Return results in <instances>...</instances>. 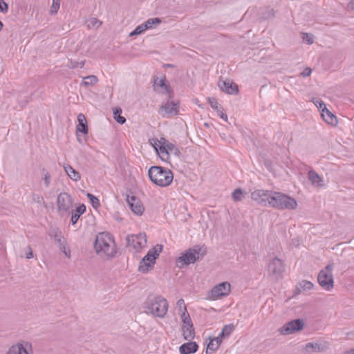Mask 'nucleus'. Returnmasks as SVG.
<instances>
[{
  "label": "nucleus",
  "instance_id": "obj_1",
  "mask_svg": "<svg viewBox=\"0 0 354 354\" xmlns=\"http://www.w3.org/2000/svg\"><path fill=\"white\" fill-rule=\"evenodd\" d=\"M95 248L97 254L107 257H113L116 252V247L112 236L106 232L97 235Z\"/></svg>",
  "mask_w": 354,
  "mask_h": 354
},
{
  "label": "nucleus",
  "instance_id": "obj_2",
  "mask_svg": "<svg viewBox=\"0 0 354 354\" xmlns=\"http://www.w3.org/2000/svg\"><path fill=\"white\" fill-rule=\"evenodd\" d=\"M148 175L151 181L159 187H167L173 181L172 171L165 167L152 166L148 171Z\"/></svg>",
  "mask_w": 354,
  "mask_h": 354
},
{
  "label": "nucleus",
  "instance_id": "obj_3",
  "mask_svg": "<svg viewBox=\"0 0 354 354\" xmlns=\"http://www.w3.org/2000/svg\"><path fill=\"white\" fill-rule=\"evenodd\" d=\"M297 201L290 196L279 192L272 190L271 196L269 201V206L279 209H295L297 207Z\"/></svg>",
  "mask_w": 354,
  "mask_h": 354
},
{
  "label": "nucleus",
  "instance_id": "obj_4",
  "mask_svg": "<svg viewBox=\"0 0 354 354\" xmlns=\"http://www.w3.org/2000/svg\"><path fill=\"white\" fill-rule=\"evenodd\" d=\"M145 309L147 313L162 318L167 313L168 303L161 296L150 297L145 304Z\"/></svg>",
  "mask_w": 354,
  "mask_h": 354
},
{
  "label": "nucleus",
  "instance_id": "obj_5",
  "mask_svg": "<svg viewBox=\"0 0 354 354\" xmlns=\"http://www.w3.org/2000/svg\"><path fill=\"white\" fill-rule=\"evenodd\" d=\"M206 254L205 248L195 245L188 249L176 259V266L178 268L194 263L197 260L204 257Z\"/></svg>",
  "mask_w": 354,
  "mask_h": 354
},
{
  "label": "nucleus",
  "instance_id": "obj_6",
  "mask_svg": "<svg viewBox=\"0 0 354 354\" xmlns=\"http://www.w3.org/2000/svg\"><path fill=\"white\" fill-rule=\"evenodd\" d=\"M162 250V245L157 244L150 249L147 254L142 258L138 266V271L142 273H147L153 269L156 259Z\"/></svg>",
  "mask_w": 354,
  "mask_h": 354
},
{
  "label": "nucleus",
  "instance_id": "obj_7",
  "mask_svg": "<svg viewBox=\"0 0 354 354\" xmlns=\"http://www.w3.org/2000/svg\"><path fill=\"white\" fill-rule=\"evenodd\" d=\"M333 269L334 263L330 262L319 271L317 276L319 285L326 291L332 290L334 287Z\"/></svg>",
  "mask_w": 354,
  "mask_h": 354
},
{
  "label": "nucleus",
  "instance_id": "obj_8",
  "mask_svg": "<svg viewBox=\"0 0 354 354\" xmlns=\"http://www.w3.org/2000/svg\"><path fill=\"white\" fill-rule=\"evenodd\" d=\"M231 292V284L223 281L214 286L207 294L209 299L216 301L227 297Z\"/></svg>",
  "mask_w": 354,
  "mask_h": 354
},
{
  "label": "nucleus",
  "instance_id": "obj_9",
  "mask_svg": "<svg viewBox=\"0 0 354 354\" xmlns=\"http://www.w3.org/2000/svg\"><path fill=\"white\" fill-rule=\"evenodd\" d=\"M285 270L284 265L281 259L277 257L269 259L268 263V274L274 280H279L282 277Z\"/></svg>",
  "mask_w": 354,
  "mask_h": 354
},
{
  "label": "nucleus",
  "instance_id": "obj_10",
  "mask_svg": "<svg viewBox=\"0 0 354 354\" xmlns=\"http://www.w3.org/2000/svg\"><path fill=\"white\" fill-rule=\"evenodd\" d=\"M73 206V201L69 194L62 192L58 195L57 198V209L60 216L68 215Z\"/></svg>",
  "mask_w": 354,
  "mask_h": 354
},
{
  "label": "nucleus",
  "instance_id": "obj_11",
  "mask_svg": "<svg viewBox=\"0 0 354 354\" xmlns=\"http://www.w3.org/2000/svg\"><path fill=\"white\" fill-rule=\"evenodd\" d=\"M5 354H34L33 346L30 342L21 339L11 345Z\"/></svg>",
  "mask_w": 354,
  "mask_h": 354
},
{
  "label": "nucleus",
  "instance_id": "obj_12",
  "mask_svg": "<svg viewBox=\"0 0 354 354\" xmlns=\"http://www.w3.org/2000/svg\"><path fill=\"white\" fill-rule=\"evenodd\" d=\"M180 105L178 100L169 97V100L163 102L160 107L159 113L165 118H171L178 115Z\"/></svg>",
  "mask_w": 354,
  "mask_h": 354
},
{
  "label": "nucleus",
  "instance_id": "obj_13",
  "mask_svg": "<svg viewBox=\"0 0 354 354\" xmlns=\"http://www.w3.org/2000/svg\"><path fill=\"white\" fill-rule=\"evenodd\" d=\"M304 323L301 319L292 320L279 328V332L282 335H288L303 329Z\"/></svg>",
  "mask_w": 354,
  "mask_h": 354
},
{
  "label": "nucleus",
  "instance_id": "obj_14",
  "mask_svg": "<svg viewBox=\"0 0 354 354\" xmlns=\"http://www.w3.org/2000/svg\"><path fill=\"white\" fill-rule=\"evenodd\" d=\"M149 144L153 147L162 160L168 162V153L166 148L165 138H151L149 140Z\"/></svg>",
  "mask_w": 354,
  "mask_h": 354
},
{
  "label": "nucleus",
  "instance_id": "obj_15",
  "mask_svg": "<svg viewBox=\"0 0 354 354\" xmlns=\"http://www.w3.org/2000/svg\"><path fill=\"white\" fill-rule=\"evenodd\" d=\"M127 242L136 252H139L147 245V236L145 234H132L127 236Z\"/></svg>",
  "mask_w": 354,
  "mask_h": 354
},
{
  "label": "nucleus",
  "instance_id": "obj_16",
  "mask_svg": "<svg viewBox=\"0 0 354 354\" xmlns=\"http://www.w3.org/2000/svg\"><path fill=\"white\" fill-rule=\"evenodd\" d=\"M272 190L257 189L251 193V198L263 206H269Z\"/></svg>",
  "mask_w": 354,
  "mask_h": 354
},
{
  "label": "nucleus",
  "instance_id": "obj_17",
  "mask_svg": "<svg viewBox=\"0 0 354 354\" xmlns=\"http://www.w3.org/2000/svg\"><path fill=\"white\" fill-rule=\"evenodd\" d=\"M330 346V344L328 341H316L307 343L305 349L308 353H321L327 351Z\"/></svg>",
  "mask_w": 354,
  "mask_h": 354
},
{
  "label": "nucleus",
  "instance_id": "obj_18",
  "mask_svg": "<svg viewBox=\"0 0 354 354\" xmlns=\"http://www.w3.org/2000/svg\"><path fill=\"white\" fill-rule=\"evenodd\" d=\"M218 86L222 92L229 95H236L239 93L238 86L231 80H220L218 82Z\"/></svg>",
  "mask_w": 354,
  "mask_h": 354
},
{
  "label": "nucleus",
  "instance_id": "obj_19",
  "mask_svg": "<svg viewBox=\"0 0 354 354\" xmlns=\"http://www.w3.org/2000/svg\"><path fill=\"white\" fill-rule=\"evenodd\" d=\"M154 90L160 93L167 95L169 97L172 96V91L169 85L166 83L165 77H157L154 80Z\"/></svg>",
  "mask_w": 354,
  "mask_h": 354
},
{
  "label": "nucleus",
  "instance_id": "obj_20",
  "mask_svg": "<svg viewBox=\"0 0 354 354\" xmlns=\"http://www.w3.org/2000/svg\"><path fill=\"white\" fill-rule=\"evenodd\" d=\"M308 179L313 187L317 189L324 188L326 186L325 181L322 176L314 170H310L308 174Z\"/></svg>",
  "mask_w": 354,
  "mask_h": 354
},
{
  "label": "nucleus",
  "instance_id": "obj_21",
  "mask_svg": "<svg viewBox=\"0 0 354 354\" xmlns=\"http://www.w3.org/2000/svg\"><path fill=\"white\" fill-rule=\"evenodd\" d=\"M128 203L130 206L132 212L140 216L143 214L145 208L139 199L135 196H131L128 198Z\"/></svg>",
  "mask_w": 354,
  "mask_h": 354
},
{
  "label": "nucleus",
  "instance_id": "obj_22",
  "mask_svg": "<svg viewBox=\"0 0 354 354\" xmlns=\"http://www.w3.org/2000/svg\"><path fill=\"white\" fill-rule=\"evenodd\" d=\"M198 348V346L196 342H189L179 347V352L180 354H192L196 353Z\"/></svg>",
  "mask_w": 354,
  "mask_h": 354
},
{
  "label": "nucleus",
  "instance_id": "obj_23",
  "mask_svg": "<svg viewBox=\"0 0 354 354\" xmlns=\"http://www.w3.org/2000/svg\"><path fill=\"white\" fill-rule=\"evenodd\" d=\"M77 121L78 124L76 126L77 132H81L85 135L87 134L88 129L85 115L82 113H80L77 115Z\"/></svg>",
  "mask_w": 354,
  "mask_h": 354
},
{
  "label": "nucleus",
  "instance_id": "obj_24",
  "mask_svg": "<svg viewBox=\"0 0 354 354\" xmlns=\"http://www.w3.org/2000/svg\"><path fill=\"white\" fill-rule=\"evenodd\" d=\"M64 169L73 181L77 182L81 179V174L69 165H64Z\"/></svg>",
  "mask_w": 354,
  "mask_h": 354
},
{
  "label": "nucleus",
  "instance_id": "obj_25",
  "mask_svg": "<svg viewBox=\"0 0 354 354\" xmlns=\"http://www.w3.org/2000/svg\"><path fill=\"white\" fill-rule=\"evenodd\" d=\"M322 117L329 124L335 125L337 123V118L327 108L322 109Z\"/></svg>",
  "mask_w": 354,
  "mask_h": 354
},
{
  "label": "nucleus",
  "instance_id": "obj_26",
  "mask_svg": "<svg viewBox=\"0 0 354 354\" xmlns=\"http://www.w3.org/2000/svg\"><path fill=\"white\" fill-rule=\"evenodd\" d=\"M183 335L185 340L191 341L194 337L193 324H185L182 326Z\"/></svg>",
  "mask_w": 354,
  "mask_h": 354
},
{
  "label": "nucleus",
  "instance_id": "obj_27",
  "mask_svg": "<svg viewBox=\"0 0 354 354\" xmlns=\"http://www.w3.org/2000/svg\"><path fill=\"white\" fill-rule=\"evenodd\" d=\"M86 211V206L84 204L80 205L78 206L75 210L73 211L71 213V223L73 225H75L78 219L80 218V216L84 213Z\"/></svg>",
  "mask_w": 354,
  "mask_h": 354
},
{
  "label": "nucleus",
  "instance_id": "obj_28",
  "mask_svg": "<svg viewBox=\"0 0 354 354\" xmlns=\"http://www.w3.org/2000/svg\"><path fill=\"white\" fill-rule=\"evenodd\" d=\"M166 148L168 153V161L169 160V158L171 155H174L178 156L179 154L178 149L172 143L169 142L167 140L165 139Z\"/></svg>",
  "mask_w": 354,
  "mask_h": 354
},
{
  "label": "nucleus",
  "instance_id": "obj_29",
  "mask_svg": "<svg viewBox=\"0 0 354 354\" xmlns=\"http://www.w3.org/2000/svg\"><path fill=\"white\" fill-rule=\"evenodd\" d=\"M97 82L98 79L95 75H88L84 77V80L81 83V85L86 87L93 86L96 84Z\"/></svg>",
  "mask_w": 354,
  "mask_h": 354
},
{
  "label": "nucleus",
  "instance_id": "obj_30",
  "mask_svg": "<svg viewBox=\"0 0 354 354\" xmlns=\"http://www.w3.org/2000/svg\"><path fill=\"white\" fill-rule=\"evenodd\" d=\"M161 20L159 18H151L142 23L146 30L153 28L156 26L160 24Z\"/></svg>",
  "mask_w": 354,
  "mask_h": 354
},
{
  "label": "nucleus",
  "instance_id": "obj_31",
  "mask_svg": "<svg viewBox=\"0 0 354 354\" xmlns=\"http://www.w3.org/2000/svg\"><path fill=\"white\" fill-rule=\"evenodd\" d=\"M122 109L120 108H115L113 109L114 119L120 124H124L126 122L124 117L121 115Z\"/></svg>",
  "mask_w": 354,
  "mask_h": 354
},
{
  "label": "nucleus",
  "instance_id": "obj_32",
  "mask_svg": "<svg viewBox=\"0 0 354 354\" xmlns=\"http://www.w3.org/2000/svg\"><path fill=\"white\" fill-rule=\"evenodd\" d=\"M313 287L314 284L312 282L306 280H303L301 282H299L298 288L302 291H308L313 289Z\"/></svg>",
  "mask_w": 354,
  "mask_h": 354
},
{
  "label": "nucleus",
  "instance_id": "obj_33",
  "mask_svg": "<svg viewBox=\"0 0 354 354\" xmlns=\"http://www.w3.org/2000/svg\"><path fill=\"white\" fill-rule=\"evenodd\" d=\"M244 196L243 191L240 188L236 189L232 194V199L236 202L242 201Z\"/></svg>",
  "mask_w": 354,
  "mask_h": 354
},
{
  "label": "nucleus",
  "instance_id": "obj_34",
  "mask_svg": "<svg viewBox=\"0 0 354 354\" xmlns=\"http://www.w3.org/2000/svg\"><path fill=\"white\" fill-rule=\"evenodd\" d=\"M219 346L218 342H216L213 339H212L207 344L206 354H211L212 352L216 351Z\"/></svg>",
  "mask_w": 354,
  "mask_h": 354
},
{
  "label": "nucleus",
  "instance_id": "obj_35",
  "mask_svg": "<svg viewBox=\"0 0 354 354\" xmlns=\"http://www.w3.org/2000/svg\"><path fill=\"white\" fill-rule=\"evenodd\" d=\"M53 237L56 243L58 244V245L66 241V239L64 238L62 232L59 230L55 231Z\"/></svg>",
  "mask_w": 354,
  "mask_h": 354
},
{
  "label": "nucleus",
  "instance_id": "obj_36",
  "mask_svg": "<svg viewBox=\"0 0 354 354\" xmlns=\"http://www.w3.org/2000/svg\"><path fill=\"white\" fill-rule=\"evenodd\" d=\"M59 250L64 253V254L67 257L68 259L71 258V251L70 248L67 245V241H66L64 243H62L61 245H58Z\"/></svg>",
  "mask_w": 354,
  "mask_h": 354
},
{
  "label": "nucleus",
  "instance_id": "obj_37",
  "mask_svg": "<svg viewBox=\"0 0 354 354\" xmlns=\"http://www.w3.org/2000/svg\"><path fill=\"white\" fill-rule=\"evenodd\" d=\"M183 325L192 324V319L187 310L179 313Z\"/></svg>",
  "mask_w": 354,
  "mask_h": 354
},
{
  "label": "nucleus",
  "instance_id": "obj_38",
  "mask_svg": "<svg viewBox=\"0 0 354 354\" xmlns=\"http://www.w3.org/2000/svg\"><path fill=\"white\" fill-rule=\"evenodd\" d=\"M146 31L145 28L144 27L143 24H141L140 25L138 26L134 30H133L129 34V37H133L136 35H139L142 34Z\"/></svg>",
  "mask_w": 354,
  "mask_h": 354
},
{
  "label": "nucleus",
  "instance_id": "obj_39",
  "mask_svg": "<svg viewBox=\"0 0 354 354\" xmlns=\"http://www.w3.org/2000/svg\"><path fill=\"white\" fill-rule=\"evenodd\" d=\"M84 61L77 62V61H74V60H70L68 63V66L70 68H82L84 67Z\"/></svg>",
  "mask_w": 354,
  "mask_h": 354
},
{
  "label": "nucleus",
  "instance_id": "obj_40",
  "mask_svg": "<svg viewBox=\"0 0 354 354\" xmlns=\"http://www.w3.org/2000/svg\"><path fill=\"white\" fill-rule=\"evenodd\" d=\"M60 7V0H53V3L50 9V12L51 15L56 14Z\"/></svg>",
  "mask_w": 354,
  "mask_h": 354
},
{
  "label": "nucleus",
  "instance_id": "obj_41",
  "mask_svg": "<svg viewBox=\"0 0 354 354\" xmlns=\"http://www.w3.org/2000/svg\"><path fill=\"white\" fill-rule=\"evenodd\" d=\"M102 25V22L96 18H91L88 21L89 28H98Z\"/></svg>",
  "mask_w": 354,
  "mask_h": 354
},
{
  "label": "nucleus",
  "instance_id": "obj_42",
  "mask_svg": "<svg viewBox=\"0 0 354 354\" xmlns=\"http://www.w3.org/2000/svg\"><path fill=\"white\" fill-rule=\"evenodd\" d=\"M302 39L308 44H312L314 42L313 35L309 33H302Z\"/></svg>",
  "mask_w": 354,
  "mask_h": 354
},
{
  "label": "nucleus",
  "instance_id": "obj_43",
  "mask_svg": "<svg viewBox=\"0 0 354 354\" xmlns=\"http://www.w3.org/2000/svg\"><path fill=\"white\" fill-rule=\"evenodd\" d=\"M312 101L321 112L326 108L325 103L321 100L313 98Z\"/></svg>",
  "mask_w": 354,
  "mask_h": 354
},
{
  "label": "nucleus",
  "instance_id": "obj_44",
  "mask_svg": "<svg viewBox=\"0 0 354 354\" xmlns=\"http://www.w3.org/2000/svg\"><path fill=\"white\" fill-rule=\"evenodd\" d=\"M176 308L178 310V313L187 310L186 306L185 304V301L183 299H180L179 300L177 301Z\"/></svg>",
  "mask_w": 354,
  "mask_h": 354
},
{
  "label": "nucleus",
  "instance_id": "obj_45",
  "mask_svg": "<svg viewBox=\"0 0 354 354\" xmlns=\"http://www.w3.org/2000/svg\"><path fill=\"white\" fill-rule=\"evenodd\" d=\"M234 326L233 324H227L223 326L222 331L224 333L226 337H228L234 330Z\"/></svg>",
  "mask_w": 354,
  "mask_h": 354
},
{
  "label": "nucleus",
  "instance_id": "obj_46",
  "mask_svg": "<svg viewBox=\"0 0 354 354\" xmlns=\"http://www.w3.org/2000/svg\"><path fill=\"white\" fill-rule=\"evenodd\" d=\"M86 196L94 207H97L100 205L99 199L97 197L90 193H88Z\"/></svg>",
  "mask_w": 354,
  "mask_h": 354
},
{
  "label": "nucleus",
  "instance_id": "obj_47",
  "mask_svg": "<svg viewBox=\"0 0 354 354\" xmlns=\"http://www.w3.org/2000/svg\"><path fill=\"white\" fill-rule=\"evenodd\" d=\"M207 101L213 109L216 111L219 109L218 106L217 100L215 97H208Z\"/></svg>",
  "mask_w": 354,
  "mask_h": 354
},
{
  "label": "nucleus",
  "instance_id": "obj_48",
  "mask_svg": "<svg viewBox=\"0 0 354 354\" xmlns=\"http://www.w3.org/2000/svg\"><path fill=\"white\" fill-rule=\"evenodd\" d=\"M8 11V5L3 0H0V12L7 13Z\"/></svg>",
  "mask_w": 354,
  "mask_h": 354
},
{
  "label": "nucleus",
  "instance_id": "obj_49",
  "mask_svg": "<svg viewBox=\"0 0 354 354\" xmlns=\"http://www.w3.org/2000/svg\"><path fill=\"white\" fill-rule=\"evenodd\" d=\"M50 178H51V176H50V174L48 172H46L44 174L43 180L44 181V184H45L46 187H48L49 186V185L50 183Z\"/></svg>",
  "mask_w": 354,
  "mask_h": 354
},
{
  "label": "nucleus",
  "instance_id": "obj_50",
  "mask_svg": "<svg viewBox=\"0 0 354 354\" xmlns=\"http://www.w3.org/2000/svg\"><path fill=\"white\" fill-rule=\"evenodd\" d=\"M25 257L28 259L33 258V252L30 246H28L26 248V252L25 253Z\"/></svg>",
  "mask_w": 354,
  "mask_h": 354
},
{
  "label": "nucleus",
  "instance_id": "obj_51",
  "mask_svg": "<svg viewBox=\"0 0 354 354\" xmlns=\"http://www.w3.org/2000/svg\"><path fill=\"white\" fill-rule=\"evenodd\" d=\"M216 113L218 115H219L223 120H224L225 121L227 120V116L225 113H223L222 109L219 108L218 109H217Z\"/></svg>",
  "mask_w": 354,
  "mask_h": 354
},
{
  "label": "nucleus",
  "instance_id": "obj_52",
  "mask_svg": "<svg viewBox=\"0 0 354 354\" xmlns=\"http://www.w3.org/2000/svg\"><path fill=\"white\" fill-rule=\"evenodd\" d=\"M312 70L310 68H306L303 72L301 73V75L303 77H308L310 75Z\"/></svg>",
  "mask_w": 354,
  "mask_h": 354
},
{
  "label": "nucleus",
  "instance_id": "obj_53",
  "mask_svg": "<svg viewBox=\"0 0 354 354\" xmlns=\"http://www.w3.org/2000/svg\"><path fill=\"white\" fill-rule=\"evenodd\" d=\"M34 201L39 204L44 203V198L38 195L34 196Z\"/></svg>",
  "mask_w": 354,
  "mask_h": 354
},
{
  "label": "nucleus",
  "instance_id": "obj_54",
  "mask_svg": "<svg viewBox=\"0 0 354 354\" xmlns=\"http://www.w3.org/2000/svg\"><path fill=\"white\" fill-rule=\"evenodd\" d=\"M347 8L349 10H354V0H351L347 5Z\"/></svg>",
  "mask_w": 354,
  "mask_h": 354
},
{
  "label": "nucleus",
  "instance_id": "obj_55",
  "mask_svg": "<svg viewBox=\"0 0 354 354\" xmlns=\"http://www.w3.org/2000/svg\"><path fill=\"white\" fill-rule=\"evenodd\" d=\"M213 339L216 342H218V344L220 346L221 342H223V339L221 337H219L217 336L216 337L213 338Z\"/></svg>",
  "mask_w": 354,
  "mask_h": 354
},
{
  "label": "nucleus",
  "instance_id": "obj_56",
  "mask_svg": "<svg viewBox=\"0 0 354 354\" xmlns=\"http://www.w3.org/2000/svg\"><path fill=\"white\" fill-rule=\"evenodd\" d=\"M343 354H354V348L347 350L343 353Z\"/></svg>",
  "mask_w": 354,
  "mask_h": 354
},
{
  "label": "nucleus",
  "instance_id": "obj_57",
  "mask_svg": "<svg viewBox=\"0 0 354 354\" xmlns=\"http://www.w3.org/2000/svg\"><path fill=\"white\" fill-rule=\"evenodd\" d=\"M218 336L219 337H221L222 339H224L225 337H226L225 335L224 334V333L222 330Z\"/></svg>",
  "mask_w": 354,
  "mask_h": 354
},
{
  "label": "nucleus",
  "instance_id": "obj_58",
  "mask_svg": "<svg viewBox=\"0 0 354 354\" xmlns=\"http://www.w3.org/2000/svg\"><path fill=\"white\" fill-rule=\"evenodd\" d=\"M3 27V23L0 21V31L2 30Z\"/></svg>",
  "mask_w": 354,
  "mask_h": 354
}]
</instances>
